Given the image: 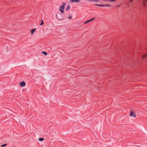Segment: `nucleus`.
<instances>
[{"mask_svg":"<svg viewBox=\"0 0 147 147\" xmlns=\"http://www.w3.org/2000/svg\"><path fill=\"white\" fill-rule=\"evenodd\" d=\"M103 1H109V0H103Z\"/></svg>","mask_w":147,"mask_h":147,"instance_id":"21","label":"nucleus"},{"mask_svg":"<svg viewBox=\"0 0 147 147\" xmlns=\"http://www.w3.org/2000/svg\"><path fill=\"white\" fill-rule=\"evenodd\" d=\"M44 139V138H40L39 139V141H42Z\"/></svg>","mask_w":147,"mask_h":147,"instance_id":"11","label":"nucleus"},{"mask_svg":"<svg viewBox=\"0 0 147 147\" xmlns=\"http://www.w3.org/2000/svg\"><path fill=\"white\" fill-rule=\"evenodd\" d=\"M36 30V28H35L34 29H31L30 30V32H31V34H33L34 32H35V30Z\"/></svg>","mask_w":147,"mask_h":147,"instance_id":"7","label":"nucleus"},{"mask_svg":"<svg viewBox=\"0 0 147 147\" xmlns=\"http://www.w3.org/2000/svg\"><path fill=\"white\" fill-rule=\"evenodd\" d=\"M69 9H70L69 6H68L66 8V10H68Z\"/></svg>","mask_w":147,"mask_h":147,"instance_id":"12","label":"nucleus"},{"mask_svg":"<svg viewBox=\"0 0 147 147\" xmlns=\"http://www.w3.org/2000/svg\"><path fill=\"white\" fill-rule=\"evenodd\" d=\"M89 22H89V21L88 20L87 21H86V22H85L84 23V24H85L86 23H89Z\"/></svg>","mask_w":147,"mask_h":147,"instance_id":"17","label":"nucleus"},{"mask_svg":"<svg viewBox=\"0 0 147 147\" xmlns=\"http://www.w3.org/2000/svg\"><path fill=\"white\" fill-rule=\"evenodd\" d=\"M95 5L97 6L101 7H110L111 6V5L109 4H107V5H98V4H96Z\"/></svg>","mask_w":147,"mask_h":147,"instance_id":"2","label":"nucleus"},{"mask_svg":"<svg viewBox=\"0 0 147 147\" xmlns=\"http://www.w3.org/2000/svg\"><path fill=\"white\" fill-rule=\"evenodd\" d=\"M43 23H44V22H43V20H41V23L40 24V25H43Z\"/></svg>","mask_w":147,"mask_h":147,"instance_id":"15","label":"nucleus"},{"mask_svg":"<svg viewBox=\"0 0 147 147\" xmlns=\"http://www.w3.org/2000/svg\"><path fill=\"white\" fill-rule=\"evenodd\" d=\"M42 53L43 54H44L45 55H47V53L46 51H43V52H42Z\"/></svg>","mask_w":147,"mask_h":147,"instance_id":"10","label":"nucleus"},{"mask_svg":"<svg viewBox=\"0 0 147 147\" xmlns=\"http://www.w3.org/2000/svg\"><path fill=\"white\" fill-rule=\"evenodd\" d=\"M121 3H119L117 4L116 5V7H119L121 6Z\"/></svg>","mask_w":147,"mask_h":147,"instance_id":"8","label":"nucleus"},{"mask_svg":"<svg viewBox=\"0 0 147 147\" xmlns=\"http://www.w3.org/2000/svg\"><path fill=\"white\" fill-rule=\"evenodd\" d=\"M66 3L65 2H63L62 3V5L60 7L59 10L62 13H64V9L65 7V5Z\"/></svg>","mask_w":147,"mask_h":147,"instance_id":"1","label":"nucleus"},{"mask_svg":"<svg viewBox=\"0 0 147 147\" xmlns=\"http://www.w3.org/2000/svg\"><path fill=\"white\" fill-rule=\"evenodd\" d=\"M95 18H91V19H90L91 20V21H93V20H94L95 19Z\"/></svg>","mask_w":147,"mask_h":147,"instance_id":"16","label":"nucleus"},{"mask_svg":"<svg viewBox=\"0 0 147 147\" xmlns=\"http://www.w3.org/2000/svg\"><path fill=\"white\" fill-rule=\"evenodd\" d=\"M129 1L130 2H132L133 1V0H129Z\"/></svg>","mask_w":147,"mask_h":147,"instance_id":"19","label":"nucleus"},{"mask_svg":"<svg viewBox=\"0 0 147 147\" xmlns=\"http://www.w3.org/2000/svg\"><path fill=\"white\" fill-rule=\"evenodd\" d=\"M147 54H145L142 56V58H143V59L146 58L147 57Z\"/></svg>","mask_w":147,"mask_h":147,"instance_id":"9","label":"nucleus"},{"mask_svg":"<svg viewBox=\"0 0 147 147\" xmlns=\"http://www.w3.org/2000/svg\"><path fill=\"white\" fill-rule=\"evenodd\" d=\"M117 0H109L108 1H110L111 2H115Z\"/></svg>","mask_w":147,"mask_h":147,"instance_id":"14","label":"nucleus"},{"mask_svg":"<svg viewBox=\"0 0 147 147\" xmlns=\"http://www.w3.org/2000/svg\"><path fill=\"white\" fill-rule=\"evenodd\" d=\"M7 144H3V145H0V147H2L5 146H6Z\"/></svg>","mask_w":147,"mask_h":147,"instance_id":"13","label":"nucleus"},{"mask_svg":"<svg viewBox=\"0 0 147 147\" xmlns=\"http://www.w3.org/2000/svg\"><path fill=\"white\" fill-rule=\"evenodd\" d=\"M20 85L21 87H24L26 85V83L24 81L20 83Z\"/></svg>","mask_w":147,"mask_h":147,"instance_id":"4","label":"nucleus"},{"mask_svg":"<svg viewBox=\"0 0 147 147\" xmlns=\"http://www.w3.org/2000/svg\"><path fill=\"white\" fill-rule=\"evenodd\" d=\"M130 116H133L134 117H136V115L134 112L133 111H131L130 113Z\"/></svg>","mask_w":147,"mask_h":147,"instance_id":"3","label":"nucleus"},{"mask_svg":"<svg viewBox=\"0 0 147 147\" xmlns=\"http://www.w3.org/2000/svg\"><path fill=\"white\" fill-rule=\"evenodd\" d=\"M59 16H61V15L60 14H57L56 15V17L59 20H62V19L61 18H60V17H59Z\"/></svg>","mask_w":147,"mask_h":147,"instance_id":"6","label":"nucleus"},{"mask_svg":"<svg viewBox=\"0 0 147 147\" xmlns=\"http://www.w3.org/2000/svg\"><path fill=\"white\" fill-rule=\"evenodd\" d=\"M72 18V17L71 16H69L68 17V18L69 19V20H70L71 18Z\"/></svg>","mask_w":147,"mask_h":147,"instance_id":"18","label":"nucleus"},{"mask_svg":"<svg viewBox=\"0 0 147 147\" xmlns=\"http://www.w3.org/2000/svg\"><path fill=\"white\" fill-rule=\"evenodd\" d=\"M88 21H89V22H91V20H88Z\"/></svg>","mask_w":147,"mask_h":147,"instance_id":"20","label":"nucleus"},{"mask_svg":"<svg viewBox=\"0 0 147 147\" xmlns=\"http://www.w3.org/2000/svg\"><path fill=\"white\" fill-rule=\"evenodd\" d=\"M69 1L71 3H79L80 0H69Z\"/></svg>","mask_w":147,"mask_h":147,"instance_id":"5","label":"nucleus"}]
</instances>
